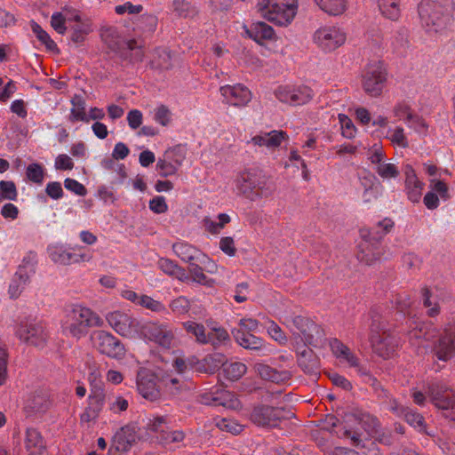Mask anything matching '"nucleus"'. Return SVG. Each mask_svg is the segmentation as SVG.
Returning <instances> with one entry per match:
<instances>
[{
	"mask_svg": "<svg viewBox=\"0 0 455 455\" xmlns=\"http://www.w3.org/2000/svg\"><path fill=\"white\" fill-rule=\"evenodd\" d=\"M453 10V0H421L418 5L421 26L429 36L445 32L451 21Z\"/></svg>",
	"mask_w": 455,
	"mask_h": 455,
	"instance_id": "obj_1",
	"label": "nucleus"
},
{
	"mask_svg": "<svg viewBox=\"0 0 455 455\" xmlns=\"http://www.w3.org/2000/svg\"><path fill=\"white\" fill-rule=\"evenodd\" d=\"M370 341L374 353L383 359H388L394 355L398 340L396 336L391 332L388 321L383 315L381 307H374L370 311Z\"/></svg>",
	"mask_w": 455,
	"mask_h": 455,
	"instance_id": "obj_2",
	"label": "nucleus"
},
{
	"mask_svg": "<svg viewBox=\"0 0 455 455\" xmlns=\"http://www.w3.org/2000/svg\"><path fill=\"white\" fill-rule=\"evenodd\" d=\"M102 324L103 319L91 308L76 304L68 309L62 329L65 333L81 338L88 333L90 327L102 326Z\"/></svg>",
	"mask_w": 455,
	"mask_h": 455,
	"instance_id": "obj_3",
	"label": "nucleus"
},
{
	"mask_svg": "<svg viewBox=\"0 0 455 455\" xmlns=\"http://www.w3.org/2000/svg\"><path fill=\"white\" fill-rule=\"evenodd\" d=\"M257 9L267 20L279 26L293 21L298 12V0H259Z\"/></svg>",
	"mask_w": 455,
	"mask_h": 455,
	"instance_id": "obj_4",
	"label": "nucleus"
},
{
	"mask_svg": "<svg viewBox=\"0 0 455 455\" xmlns=\"http://www.w3.org/2000/svg\"><path fill=\"white\" fill-rule=\"evenodd\" d=\"M239 192L247 199L255 201L270 196L273 188L263 171L251 169L240 174L237 180Z\"/></svg>",
	"mask_w": 455,
	"mask_h": 455,
	"instance_id": "obj_5",
	"label": "nucleus"
},
{
	"mask_svg": "<svg viewBox=\"0 0 455 455\" xmlns=\"http://www.w3.org/2000/svg\"><path fill=\"white\" fill-rule=\"evenodd\" d=\"M285 325L292 333L301 337L304 344L319 347L325 340V332L322 326L303 315H292L285 318Z\"/></svg>",
	"mask_w": 455,
	"mask_h": 455,
	"instance_id": "obj_6",
	"label": "nucleus"
},
{
	"mask_svg": "<svg viewBox=\"0 0 455 455\" xmlns=\"http://www.w3.org/2000/svg\"><path fill=\"white\" fill-rule=\"evenodd\" d=\"M140 337L155 342L161 347L170 348L175 339V331L167 322H140Z\"/></svg>",
	"mask_w": 455,
	"mask_h": 455,
	"instance_id": "obj_7",
	"label": "nucleus"
},
{
	"mask_svg": "<svg viewBox=\"0 0 455 455\" xmlns=\"http://www.w3.org/2000/svg\"><path fill=\"white\" fill-rule=\"evenodd\" d=\"M101 39L108 44L110 51L116 52L122 56H126L128 51H135L134 60L141 61L143 52L140 50V46H138L137 41L134 39H124L119 29L114 28V26L101 29Z\"/></svg>",
	"mask_w": 455,
	"mask_h": 455,
	"instance_id": "obj_8",
	"label": "nucleus"
},
{
	"mask_svg": "<svg viewBox=\"0 0 455 455\" xmlns=\"http://www.w3.org/2000/svg\"><path fill=\"white\" fill-rule=\"evenodd\" d=\"M48 255L54 263L68 266V264L90 262L93 255L91 249L74 247L73 251L63 243H53L47 247Z\"/></svg>",
	"mask_w": 455,
	"mask_h": 455,
	"instance_id": "obj_9",
	"label": "nucleus"
},
{
	"mask_svg": "<svg viewBox=\"0 0 455 455\" xmlns=\"http://www.w3.org/2000/svg\"><path fill=\"white\" fill-rule=\"evenodd\" d=\"M293 416V412L284 407L259 404L253 408L251 413V422L259 427H278L283 419Z\"/></svg>",
	"mask_w": 455,
	"mask_h": 455,
	"instance_id": "obj_10",
	"label": "nucleus"
},
{
	"mask_svg": "<svg viewBox=\"0 0 455 455\" xmlns=\"http://www.w3.org/2000/svg\"><path fill=\"white\" fill-rule=\"evenodd\" d=\"M386 81L387 73L381 62H371L362 74L363 88L370 96L381 95Z\"/></svg>",
	"mask_w": 455,
	"mask_h": 455,
	"instance_id": "obj_11",
	"label": "nucleus"
},
{
	"mask_svg": "<svg viewBox=\"0 0 455 455\" xmlns=\"http://www.w3.org/2000/svg\"><path fill=\"white\" fill-rule=\"evenodd\" d=\"M329 347L331 354L339 361V363L345 364L347 367L355 368V371L362 376H370L368 367L363 366L360 362V358L347 347L337 338H331L329 340Z\"/></svg>",
	"mask_w": 455,
	"mask_h": 455,
	"instance_id": "obj_12",
	"label": "nucleus"
},
{
	"mask_svg": "<svg viewBox=\"0 0 455 455\" xmlns=\"http://www.w3.org/2000/svg\"><path fill=\"white\" fill-rule=\"evenodd\" d=\"M16 335L26 344L36 347H44L49 337L44 323L35 319L20 322L17 327Z\"/></svg>",
	"mask_w": 455,
	"mask_h": 455,
	"instance_id": "obj_13",
	"label": "nucleus"
},
{
	"mask_svg": "<svg viewBox=\"0 0 455 455\" xmlns=\"http://www.w3.org/2000/svg\"><path fill=\"white\" fill-rule=\"evenodd\" d=\"M275 97L280 102L288 103L291 106H301L308 103L315 95L312 88L308 85H279L275 91Z\"/></svg>",
	"mask_w": 455,
	"mask_h": 455,
	"instance_id": "obj_14",
	"label": "nucleus"
},
{
	"mask_svg": "<svg viewBox=\"0 0 455 455\" xmlns=\"http://www.w3.org/2000/svg\"><path fill=\"white\" fill-rule=\"evenodd\" d=\"M92 341L99 352L113 359H122L125 354V347L122 341L107 331H96Z\"/></svg>",
	"mask_w": 455,
	"mask_h": 455,
	"instance_id": "obj_15",
	"label": "nucleus"
},
{
	"mask_svg": "<svg viewBox=\"0 0 455 455\" xmlns=\"http://www.w3.org/2000/svg\"><path fill=\"white\" fill-rule=\"evenodd\" d=\"M314 42L322 51L332 52L346 42V35L337 26H323L314 33Z\"/></svg>",
	"mask_w": 455,
	"mask_h": 455,
	"instance_id": "obj_16",
	"label": "nucleus"
},
{
	"mask_svg": "<svg viewBox=\"0 0 455 455\" xmlns=\"http://www.w3.org/2000/svg\"><path fill=\"white\" fill-rule=\"evenodd\" d=\"M107 320L113 330L123 337L133 338L140 335L141 321L140 319L116 311L108 314Z\"/></svg>",
	"mask_w": 455,
	"mask_h": 455,
	"instance_id": "obj_17",
	"label": "nucleus"
},
{
	"mask_svg": "<svg viewBox=\"0 0 455 455\" xmlns=\"http://www.w3.org/2000/svg\"><path fill=\"white\" fill-rule=\"evenodd\" d=\"M438 331L432 323L412 321L408 330V339L417 348H427L428 341L437 337Z\"/></svg>",
	"mask_w": 455,
	"mask_h": 455,
	"instance_id": "obj_18",
	"label": "nucleus"
},
{
	"mask_svg": "<svg viewBox=\"0 0 455 455\" xmlns=\"http://www.w3.org/2000/svg\"><path fill=\"white\" fill-rule=\"evenodd\" d=\"M427 393L433 404L442 410H451L455 413V396L452 389L443 381H432L427 385Z\"/></svg>",
	"mask_w": 455,
	"mask_h": 455,
	"instance_id": "obj_19",
	"label": "nucleus"
},
{
	"mask_svg": "<svg viewBox=\"0 0 455 455\" xmlns=\"http://www.w3.org/2000/svg\"><path fill=\"white\" fill-rule=\"evenodd\" d=\"M139 394L148 401H158L162 397V392L157 385V378L153 371L140 370L137 373L136 379Z\"/></svg>",
	"mask_w": 455,
	"mask_h": 455,
	"instance_id": "obj_20",
	"label": "nucleus"
},
{
	"mask_svg": "<svg viewBox=\"0 0 455 455\" xmlns=\"http://www.w3.org/2000/svg\"><path fill=\"white\" fill-rule=\"evenodd\" d=\"M223 102L235 107H243L250 103L252 99L251 92L246 85L225 84L220 88Z\"/></svg>",
	"mask_w": 455,
	"mask_h": 455,
	"instance_id": "obj_21",
	"label": "nucleus"
},
{
	"mask_svg": "<svg viewBox=\"0 0 455 455\" xmlns=\"http://www.w3.org/2000/svg\"><path fill=\"white\" fill-rule=\"evenodd\" d=\"M231 333L237 344L245 349L256 352L259 356L268 355L272 352L270 346L255 334L245 332L243 330H231Z\"/></svg>",
	"mask_w": 455,
	"mask_h": 455,
	"instance_id": "obj_22",
	"label": "nucleus"
},
{
	"mask_svg": "<svg viewBox=\"0 0 455 455\" xmlns=\"http://www.w3.org/2000/svg\"><path fill=\"white\" fill-rule=\"evenodd\" d=\"M439 360L447 361L455 355V325L446 327L434 342L432 348Z\"/></svg>",
	"mask_w": 455,
	"mask_h": 455,
	"instance_id": "obj_23",
	"label": "nucleus"
},
{
	"mask_svg": "<svg viewBox=\"0 0 455 455\" xmlns=\"http://www.w3.org/2000/svg\"><path fill=\"white\" fill-rule=\"evenodd\" d=\"M404 187L408 199L413 203H419L425 184L418 179L417 173L411 164L404 166Z\"/></svg>",
	"mask_w": 455,
	"mask_h": 455,
	"instance_id": "obj_24",
	"label": "nucleus"
},
{
	"mask_svg": "<svg viewBox=\"0 0 455 455\" xmlns=\"http://www.w3.org/2000/svg\"><path fill=\"white\" fill-rule=\"evenodd\" d=\"M91 393L88 396V403L91 405V411L97 417L102 411L105 406L106 393L104 385L101 380H98L94 374L90 376Z\"/></svg>",
	"mask_w": 455,
	"mask_h": 455,
	"instance_id": "obj_25",
	"label": "nucleus"
},
{
	"mask_svg": "<svg viewBox=\"0 0 455 455\" xmlns=\"http://www.w3.org/2000/svg\"><path fill=\"white\" fill-rule=\"evenodd\" d=\"M52 405V401L49 397V393L44 390H36L25 402V412L28 416L41 415L47 411Z\"/></svg>",
	"mask_w": 455,
	"mask_h": 455,
	"instance_id": "obj_26",
	"label": "nucleus"
},
{
	"mask_svg": "<svg viewBox=\"0 0 455 455\" xmlns=\"http://www.w3.org/2000/svg\"><path fill=\"white\" fill-rule=\"evenodd\" d=\"M343 434L348 436L351 445L358 449L362 454L381 455L378 444L366 437V435L357 430H345Z\"/></svg>",
	"mask_w": 455,
	"mask_h": 455,
	"instance_id": "obj_27",
	"label": "nucleus"
},
{
	"mask_svg": "<svg viewBox=\"0 0 455 455\" xmlns=\"http://www.w3.org/2000/svg\"><path fill=\"white\" fill-rule=\"evenodd\" d=\"M297 363L306 374H317L319 360L312 348L307 345L297 347Z\"/></svg>",
	"mask_w": 455,
	"mask_h": 455,
	"instance_id": "obj_28",
	"label": "nucleus"
},
{
	"mask_svg": "<svg viewBox=\"0 0 455 455\" xmlns=\"http://www.w3.org/2000/svg\"><path fill=\"white\" fill-rule=\"evenodd\" d=\"M226 361L227 356L223 353H212L201 360L195 358L194 371L204 374H214Z\"/></svg>",
	"mask_w": 455,
	"mask_h": 455,
	"instance_id": "obj_29",
	"label": "nucleus"
},
{
	"mask_svg": "<svg viewBox=\"0 0 455 455\" xmlns=\"http://www.w3.org/2000/svg\"><path fill=\"white\" fill-rule=\"evenodd\" d=\"M254 370L259 378L274 383H284L291 379V372L286 370L278 371L276 368L263 363L254 364Z\"/></svg>",
	"mask_w": 455,
	"mask_h": 455,
	"instance_id": "obj_30",
	"label": "nucleus"
},
{
	"mask_svg": "<svg viewBox=\"0 0 455 455\" xmlns=\"http://www.w3.org/2000/svg\"><path fill=\"white\" fill-rule=\"evenodd\" d=\"M25 449L28 455H44L45 452V441L36 428H28L25 435Z\"/></svg>",
	"mask_w": 455,
	"mask_h": 455,
	"instance_id": "obj_31",
	"label": "nucleus"
},
{
	"mask_svg": "<svg viewBox=\"0 0 455 455\" xmlns=\"http://www.w3.org/2000/svg\"><path fill=\"white\" fill-rule=\"evenodd\" d=\"M136 437V434L131 427H123L115 434L111 449H115L120 452H125V451H128L131 449L132 445H133Z\"/></svg>",
	"mask_w": 455,
	"mask_h": 455,
	"instance_id": "obj_32",
	"label": "nucleus"
},
{
	"mask_svg": "<svg viewBox=\"0 0 455 455\" xmlns=\"http://www.w3.org/2000/svg\"><path fill=\"white\" fill-rule=\"evenodd\" d=\"M358 186L357 189H362V198L364 203H370L373 196V188L377 182V178L371 171L363 169L357 173Z\"/></svg>",
	"mask_w": 455,
	"mask_h": 455,
	"instance_id": "obj_33",
	"label": "nucleus"
},
{
	"mask_svg": "<svg viewBox=\"0 0 455 455\" xmlns=\"http://www.w3.org/2000/svg\"><path fill=\"white\" fill-rule=\"evenodd\" d=\"M286 138V132L282 130H272L270 132H265L261 135L252 137L251 143L259 147H267L268 148H275L281 146Z\"/></svg>",
	"mask_w": 455,
	"mask_h": 455,
	"instance_id": "obj_34",
	"label": "nucleus"
},
{
	"mask_svg": "<svg viewBox=\"0 0 455 455\" xmlns=\"http://www.w3.org/2000/svg\"><path fill=\"white\" fill-rule=\"evenodd\" d=\"M161 385L167 390L172 396L188 393L192 389V384L188 382L180 381V379L173 377V375H164L161 379Z\"/></svg>",
	"mask_w": 455,
	"mask_h": 455,
	"instance_id": "obj_35",
	"label": "nucleus"
},
{
	"mask_svg": "<svg viewBox=\"0 0 455 455\" xmlns=\"http://www.w3.org/2000/svg\"><path fill=\"white\" fill-rule=\"evenodd\" d=\"M246 32L251 39L259 44H261L263 40H271L275 37V31L272 26L264 23V21H257L251 24L246 29Z\"/></svg>",
	"mask_w": 455,
	"mask_h": 455,
	"instance_id": "obj_36",
	"label": "nucleus"
},
{
	"mask_svg": "<svg viewBox=\"0 0 455 455\" xmlns=\"http://www.w3.org/2000/svg\"><path fill=\"white\" fill-rule=\"evenodd\" d=\"M172 251L183 262L189 263V266L196 260L198 262L199 249L185 241L175 242L172 245Z\"/></svg>",
	"mask_w": 455,
	"mask_h": 455,
	"instance_id": "obj_37",
	"label": "nucleus"
},
{
	"mask_svg": "<svg viewBox=\"0 0 455 455\" xmlns=\"http://www.w3.org/2000/svg\"><path fill=\"white\" fill-rule=\"evenodd\" d=\"M378 398L381 408L393 412V414L397 417H403V412L404 411L403 405L398 403L397 400L393 397L388 390L381 389L380 392L378 393Z\"/></svg>",
	"mask_w": 455,
	"mask_h": 455,
	"instance_id": "obj_38",
	"label": "nucleus"
},
{
	"mask_svg": "<svg viewBox=\"0 0 455 455\" xmlns=\"http://www.w3.org/2000/svg\"><path fill=\"white\" fill-rule=\"evenodd\" d=\"M230 341V334L222 326L212 327L207 332V344L213 346L214 348L229 345Z\"/></svg>",
	"mask_w": 455,
	"mask_h": 455,
	"instance_id": "obj_39",
	"label": "nucleus"
},
{
	"mask_svg": "<svg viewBox=\"0 0 455 455\" xmlns=\"http://www.w3.org/2000/svg\"><path fill=\"white\" fill-rule=\"evenodd\" d=\"M359 247L357 258L361 262L371 266L375 260L379 259L381 251L376 244H370L369 241H364L362 242Z\"/></svg>",
	"mask_w": 455,
	"mask_h": 455,
	"instance_id": "obj_40",
	"label": "nucleus"
},
{
	"mask_svg": "<svg viewBox=\"0 0 455 455\" xmlns=\"http://www.w3.org/2000/svg\"><path fill=\"white\" fill-rule=\"evenodd\" d=\"M70 29L72 31L70 39L76 44H81L84 41L85 36L92 32V23L89 20H82L81 15L78 14V20L70 25Z\"/></svg>",
	"mask_w": 455,
	"mask_h": 455,
	"instance_id": "obj_41",
	"label": "nucleus"
},
{
	"mask_svg": "<svg viewBox=\"0 0 455 455\" xmlns=\"http://www.w3.org/2000/svg\"><path fill=\"white\" fill-rule=\"evenodd\" d=\"M320 10L330 15H340L347 8V0H314Z\"/></svg>",
	"mask_w": 455,
	"mask_h": 455,
	"instance_id": "obj_42",
	"label": "nucleus"
},
{
	"mask_svg": "<svg viewBox=\"0 0 455 455\" xmlns=\"http://www.w3.org/2000/svg\"><path fill=\"white\" fill-rule=\"evenodd\" d=\"M28 283H29L28 281L27 275L17 269L8 286L9 297L12 299H16V298L20 296L22 291H24Z\"/></svg>",
	"mask_w": 455,
	"mask_h": 455,
	"instance_id": "obj_43",
	"label": "nucleus"
},
{
	"mask_svg": "<svg viewBox=\"0 0 455 455\" xmlns=\"http://www.w3.org/2000/svg\"><path fill=\"white\" fill-rule=\"evenodd\" d=\"M170 424V418L167 415H153L152 418H149L147 422V428L149 431L155 432L156 434V438L158 442L162 443V435L168 429Z\"/></svg>",
	"mask_w": 455,
	"mask_h": 455,
	"instance_id": "obj_44",
	"label": "nucleus"
},
{
	"mask_svg": "<svg viewBox=\"0 0 455 455\" xmlns=\"http://www.w3.org/2000/svg\"><path fill=\"white\" fill-rule=\"evenodd\" d=\"M403 412L402 418L405 419V421L412 427L414 429L419 432L426 431V421L422 414H419V411H414V409L410 407H404L403 405Z\"/></svg>",
	"mask_w": 455,
	"mask_h": 455,
	"instance_id": "obj_45",
	"label": "nucleus"
},
{
	"mask_svg": "<svg viewBox=\"0 0 455 455\" xmlns=\"http://www.w3.org/2000/svg\"><path fill=\"white\" fill-rule=\"evenodd\" d=\"M182 325L187 333L195 337L197 344L207 345V331L204 323L188 321L183 322Z\"/></svg>",
	"mask_w": 455,
	"mask_h": 455,
	"instance_id": "obj_46",
	"label": "nucleus"
},
{
	"mask_svg": "<svg viewBox=\"0 0 455 455\" xmlns=\"http://www.w3.org/2000/svg\"><path fill=\"white\" fill-rule=\"evenodd\" d=\"M320 427L322 430L329 431L331 434H334L338 437L348 439V436H346V435L343 434L347 429L344 428V427H341L339 419L335 415H326L325 418L322 419Z\"/></svg>",
	"mask_w": 455,
	"mask_h": 455,
	"instance_id": "obj_47",
	"label": "nucleus"
},
{
	"mask_svg": "<svg viewBox=\"0 0 455 455\" xmlns=\"http://www.w3.org/2000/svg\"><path fill=\"white\" fill-rule=\"evenodd\" d=\"M72 108L70 109V122H84L88 123V114L85 112V101L82 98L76 96L71 100Z\"/></svg>",
	"mask_w": 455,
	"mask_h": 455,
	"instance_id": "obj_48",
	"label": "nucleus"
},
{
	"mask_svg": "<svg viewBox=\"0 0 455 455\" xmlns=\"http://www.w3.org/2000/svg\"><path fill=\"white\" fill-rule=\"evenodd\" d=\"M379 8L391 20H397L401 15L400 0H379Z\"/></svg>",
	"mask_w": 455,
	"mask_h": 455,
	"instance_id": "obj_49",
	"label": "nucleus"
},
{
	"mask_svg": "<svg viewBox=\"0 0 455 455\" xmlns=\"http://www.w3.org/2000/svg\"><path fill=\"white\" fill-rule=\"evenodd\" d=\"M37 266V255L36 251H28L25 253L22 259V262L19 266L18 269L26 274L28 276V282L30 283L32 275L35 274Z\"/></svg>",
	"mask_w": 455,
	"mask_h": 455,
	"instance_id": "obj_50",
	"label": "nucleus"
},
{
	"mask_svg": "<svg viewBox=\"0 0 455 455\" xmlns=\"http://www.w3.org/2000/svg\"><path fill=\"white\" fill-rule=\"evenodd\" d=\"M223 367L225 377L231 379V381H235V379H241L247 371L245 363L241 362L229 363H227L226 362L223 364Z\"/></svg>",
	"mask_w": 455,
	"mask_h": 455,
	"instance_id": "obj_51",
	"label": "nucleus"
},
{
	"mask_svg": "<svg viewBox=\"0 0 455 455\" xmlns=\"http://www.w3.org/2000/svg\"><path fill=\"white\" fill-rule=\"evenodd\" d=\"M26 176L34 184H43L45 178V170L39 163H31L26 168Z\"/></svg>",
	"mask_w": 455,
	"mask_h": 455,
	"instance_id": "obj_52",
	"label": "nucleus"
},
{
	"mask_svg": "<svg viewBox=\"0 0 455 455\" xmlns=\"http://www.w3.org/2000/svg\"><path fill=\"white\" fill-rule=\"evenodd\" d=\"M421 295L423 297V303L425 307L427 308V315L430 316H435L440 313L439 302L436 297L430 293V290L425 286L421 290Z\"/></svg>",
	"mask_w": 455,
	"mask_h": 455,
	"instance_id": "obj_53",
	"label": "nucleus"
},
{
	"mask_svg": "<svg viewBox=\"0 0 455 455\" xmlns=\"http://www.w3.org/2000/svg\"><path fill=\"white\" fill-rule=\"evenodd\" d=\"M30 28L35 36H36V39H38L42 44L45 45L50 51H55L57 49V44L52 40V36H49L48 32L44 31L43 28L36 21H32Z\"/></svg>",
	"mask_w": 455,
	"mask_h": 455,
	"instance_id": "obj_54",
	"label": "nucleus"
},
{
	"mask_svg": "<svg viewBox=\"0 0 455 455\" xmlns=\"http://www.w3.org/2000/svg\"><path fill=\"white\" fill-rule=\"evenodd\" d=\"M172 11L178 15V17H190L196 13L194 6L188 0H173L172 4Z\"/></svg>",
	"mask_w": 455,
	"mask_h": 455,
	"instance_id": "obj_55",
	"label": "nucleus"
},
{
	"mask_svg": "<svg viewBox=\"0 0 455 455\" xmlns=\"http://www.w3.org/2000/svg\"><path fill=\"white\" fill-rule=\"evenodd\" d=\"M172 152L165 151L163 158H159L156 164V169L159 171L161 177H169L175 174V166L172 164Z\"/></svg>",
	"mask_w": 455,
	"mask_h": 455,
	"instance_id": "obj_56",
	"label": "nucleus"
},
{
	"mask_svg": "<svg viewBox=\"0 0 455 455\" xmlns=\"http://www.w3.org/2000/svg\"><path fill=\"white\" fill-rule=\"evenodd\" d=\"M215 425L219 429L230 432L234 435L240 434V432L243 430V426L240 425V423L233 419H215Z\"/></svg>",
	"mask_w": 455,
	"mask_h": 455,
	"instance_id": "obj_57",
	"label": "nucleus"
},
{
	"mask_svg": "<svg viewBox=\"0 0 455 455\" xmlns=\"http://www.w3.org/2000/svg\"><path fill=\"white\" fill-rule=\"evenodd\" d=\"M412 303V299L406 292H402L395 295V307L398 312H401L404 315L411 316L412 313L411 310Z\"/></svg>",
	"mask_w": 455,
	"mask_h": 455,
	"instance_id": "obj_58",
	"label": "nucleus"
},
{
	"mask_svg": "<svg viewBox=\"0 0 455 455\" xmlns=\"http://www.w3.org/2000/svg\"><path fill=\"white\" fill-rule=\"evenodd\" d=\"M172 119V113L167 106L159 105L154 109V120L163 126L170 124Z\"/></svg>",
	"mask_w": 455,
	"mask_h": 455,
	"instance_id": "obj_59",
	"label": "nucleus"
},
{
	"mask_svg": "<svg viewBox=\"0 0 455 455\" xmlns=\"http://www.w3.org/2000/svg\"><path fill=\"white\" fill-rule=\"evenodd\" d=\"M140 307L149 309L156 313H164L167 311L166 307L160 300L154 299L153 297L140 294Z\"/></svg>",
	"mask_w": 455,
	"mask_h": 455,
	"instance_id": "obj_60",
	"label": "nucleus"
},
{
	"mask_svg": "<svg viewBox=\"0 0 455 455\" xmlns=\"http://www.w3.org/2000/svg\"><path fill=\"white\" fill-rule=\"evenodd\" d=\"M408 44V31L406 28H399L396 30L393 40L392 46L393 50L402 54L403 49Z\"/></svg>",
	"mask_w": 455,
	"mask_h": 455,
	"instance_id": "obj_61",
	"label": "nucleus"
},
{
	"mask_svg": "<svg viewBox=\"0 0 455 455\" xmlns=\"http://www.w3.org/2000/svg\"><path fill=\"white\" fill-rule=\"evenodd\" d=\"M377 174L384 180L385 179H395L399 177V169L395 164L386 163L383 159L380 166L377 169Z\"/></svg>",
	"mask_w": 455,
	"mask_h": 455,
	"instance_id": "obj_62",
	"label": "nucleus"
},
{
	"mask_svg": "<svg viewBox=\"0 0 455 455\" xmlns=\"http://www.w3.org/2000/svg\"><path fill=\"white\" fill-rule=\"evenodd\" d=\"M157 267L164 271V274L169 275H179L182 274L183 270L178 266L173 259L162 258L157 261Z\"/></svg>",
	"mask_w": 455,
	"mask_h": 455,
	"instance_id": "obj_63",
	"label": "nucleus"
},
{
	"mask_svg": "<svg viewBox=\"0 0 455 455\" xmlns=\"http://www.w3.org/2000/svg\"><path fill=\"white\" fill-rule=\"evenodd\" d=\"M108 409L114 413L125 411L129 406V401L122 395L109 396L108 399Z\"/></svg>",
	"mask_w": 455,
	"mask_h": 455,
	"instance_id": "obj_64",
	"label": "nucleus"
}]
</instances>
